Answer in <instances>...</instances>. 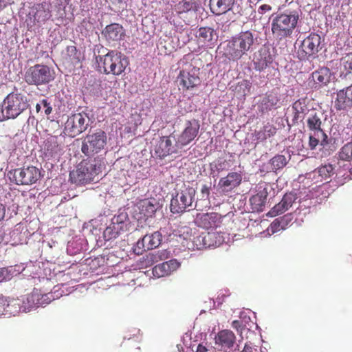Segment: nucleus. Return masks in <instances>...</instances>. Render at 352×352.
Listing matches in <instances>:
<instances>
[{
  "label": "nucleus",
  "instance_id": "10",
  "mask_svg": "<svg viewBox=\"0 0 352 352\" xmlns=\"http://www.w3.org/2000/svg\"><path fill=\"white\" fill-rule=\"evenodd\" d=\"M53 79L49 67L37 64L30 67L25 72L24 80L30 85H40L48 83Z\"/></svg>",
  "mask_w": 352,
  "mask_h": 352
},
{
  "label": "nucleus",
  "instance_id": "11",
  "mask_svg": "<svg viewBox=\"0 0 352 352\" xmlns=\"http://www.w3.org/2000/svg\"><path fill=\"white\" fill-rule=\"evenodd\" d=\"M199 74V68L192 65L180 71L177 82L183 91H192L201 85Z\"/></svg>",
  "mask_w": 352,
  "mask_h": 352
},
{
  "label": "nucleus",
  "instance_id": "25",
  "mask_svg": "<svg viewBox=\"0 0 352 352\" xmlns=\"http://www.w3.org/2000/svg\"><path fill=\"white\" fill-rule=\"evenodd\" d=\"M235 0H210V8L211 12L220 16L226 14L232 9Z\"/></svg>",
  "mask_w": 352,
  "mask_h": 352
},
{
  "label": "nucleus",
  "instance_id": "17",
  "mask_svg": "<svg viewBox=\"0 0 352 352\" xmlns=\"http://www.w3.org/2000/svg\"><path fill=\"white\" fill-rule=\"evenodd\" d=\"M102 35L109 44L115 46L124 39L126 33L122 25L113 23L104 28Z\"/></svg>",
  "mask_w": 352,
  "mask_h": 352
},
{
  "label": "nucleus",
  "instance_id": "5",
  "mask_svg": "<svg viewBox=\"0 0 352 352\" xmlns=\"http://www.w3.org/2000/svg\"><path fill=\"white\" fill-rule=\"evenodd\" d=\"M96 58L98 67L102 69L106 74L119 76L124 72L129 65L127 58L121 52L113 50Z\"/></svg>",
  "mask_w": 352,
  "mask_h": 352
},
{
  "label": "nucleus",
  "instance_id": "24",
  "mask_svg": "<svg viewBox=\"0 0 352 352\" xmlns=\"http://www.w3.org/2000/svg\"><path fill=\"white\" fill-rule=\"evenodd\" d=\"M155 151L160 158H164L165 157L176 152V148L173 144L171 137H162L156 145Z\"/></svg>",
  "mask_w": 352,
  "mask_h": 352
},
{
  "label": "nucleus",
  "instance_id": "56",
  "mask_svg": "<svg viewBox=\"0 0 352 352\" xmlns=\"http://www.w3.org/2000/svg\"><path fill=\"white\" fill-rule=\"evenodd\" d=\"M232 327L237 329L240 327V322L239 320H234L232 324Z\"/></svg>",
  "mask_w": 352,
  "mask_h": 352
},
{
  "label": "nucleus",
  "instance_id": "4",
  "mask_svg": "<svg viewBox=\"0 0 352 352\" xmlns=\"http://www.w3.org/2000/svg\"><path fill=\"white\" fill-rule=\"evenodd\" d=\"M30 107L28 97L17 90L7 95L1 105L2 119H14Z\"/></svg>",
  "mask_w": 352,
  "mask_h": 352
},
{
  "label": "nucleus",
  "instance_id": "8",
  "mask_svg": "<svg viewBox=\"0 0 352 352\" xmlns=\"http://www.w3.org/2000/svg\"><path fill=\"white\" fill-rule=\"evenodd\" d=\"M321 49V36L318 34L311 33L301 41L297 50V57L300 60L314 59Z\"/></svg>",
  "mask_w": 352,
  "mask_h": 352
},
{
  "label": "nucleus",
  "instance_id": "63",
  "mask_svg": "<svg viewBox=\"0 0 352 352\" xmlns=\"http://www.w3.org/2000/svg\"><path fill=\"white\" fill-rule=\"evenodd\" d=\"M38 13H39V10H37L36 13V16L38 17V20L40 19V16H38Z\"/></svg>",
  "mask_w": 352,
  "mask_h": 352
},
{
  "label": "nucleus",
  "instance_id": "2",
  "mask_svg": "<svg viewBox=\"0 0 352 352\" xmlns=\"http://www.w3.org/2000/svg\"><path fill=\"white\" fill-rule=\"evenodd\" d=\"M300 16L299 9L286 10L278 13L272 21L271 29L273 36L280 41L291 37L298 26Z\"/></svg>",
  "mask_w": 352,
  "mask_h": 352
},
{
  "label": "nucleus",
  "instance_id": "34",
  "mask_svg": "<svg viewBox=\"0 0 352 352\" xmlns=\"http://www.w3.org/2000/svg\"><path fill=\"white\" fill-rule=\"evenodd\" d=\"M26 300L28 303H31L28 308L29 310L33 307L42 306L44 304V301L48 300L46 303L51 301L50 298L48 297V294L42 295L40 298V295L37 293H32L28 295Z\"/></svg>",
  "mask_w": 352,
  "mask_h": 352
},
{
  "label": "nucleus",
  "instance_id": "35",
  "mask_svg": "<svg viewBox=\"0 0 352 352\" xmlns=\"http://www.w3.org/2000/svg\"><path fill=\"white\" fill-rule=\"evenodd\" d=\"M144 238L148 250L157 248L162 241V235L159 231L147 234L144 236Z\"/></svg>",
  "mask_w": 352,
  "mask_h": 352
},
{
  "label": "nucleus",
  "instance_id": "14",
  "mask_svg": "<svg viewBox=\"0 0 352 352\" xmlns=\"http://www.w3.org/2000/svg\"><path fill=\"white\" fill-rule=\"evenodd\" d=\"M199 127V121L195 119L186 121L182 133L177 135L176 139L174 138L175 146L182 148L190 144L197 137Z\"/></svg>",
  "mask_w": 352,
  "mask_h": 352
},
{
  "label": "nucleus",
  "instance_id": "40",
  "mask_svg": "<svg viewBox=\"0 0 352 352\" xmlns=\"http://www.w3.org/2000/svg\"><path fill=\"white\" fill-rule=\"evenodd\" d=\"M270 164L272 170L276 171L277 170L284 168L287 165V161L284 155H276L270 160Z\"/></svg>",
  "mask_w": 352,
  "mask_h": 352
},
{
  "label": "nucleus",
  "instance_id": "50",
  "mask_svg": "<svg viewBox=\"0 0 352 352\" xmlns=\"http://www.w3.org/2000/svg\"><path fill=\"white\" fill-rule=\"evenodd\" d=\"M166 263H173V264L170 265L169 266L170 272L175 270L179 266V263H177L175 260H170L166 261Z\"/></svg>",
  "mask_w": 352,
  "mask_h": 352
},
{
  "label": "nucleus",
  "instance_id": "61",
  "mask_svg": "<svg viewBox=\"0 0 352 352\" xmlns=\"http://www.w3.org/2000/svg\"><path fill=\"white\" fill-rule=\"evenodd\" d=\"M36 111H37V112H39V111H41V104H37L36 105Z\"/></svg>",
  "mask_w": 352,
  "mask_h": 352
},
{
  "label": "nucleus",
  "instance_id": "54",
  "mask_svg": "<svg viewBox=\"0 0 352 352\" xmlns=\"http://www.w3.org/2000/svg\"><path fill=\"white\" fill-rule=\"evenodd\" d=\"M225 162H226V161L221 162L218 164V166H217V168L218 170H222L225 169V166H224L225 165Z\"/></svg>",
  "mask_w": 352,
  "mask_h": 352
},
{
  "label": "nucleus",
  "instance_id": "59",
  "mask_svg": "<svg viewBox=\"0 0 352 352\" xmlns=\"http://www.w3.org/2000/svg\"><path fill=\"white\" fill-rule=\"evenodd\" d=\"M111 228H107L104 232V236H106L107 234H109L111 232Z\"/></svg>",
  "mask_w": 352,
  "mask_h": 352
},
{
  "label": "nucleus",
  "instance_id": "49",
  "mask_svg": "<svg viewBox=\"0 0 352 352\" xmlns=\"http://www.w3.org/2000/svg\"><path fill=\"white\" fill-rule=\"evenodd\" d=\"M272 10V7L267 4H263L259 6L258 8V12L261 14H263Z\"/></svg>",
  "mask_w": 352,
  "mask_h": 352
},
{
  "label": "nucleus",
  "instance_id": "31",
  "mask_svg": "<svg viewBox=\"0 0 352 352\" xmlns=\"http://www.w3.org/2000/svg\"><path fill=\"white\" fill-rule=\"evenodd\" d=\"M278 94L274 91L269 92L263 98L260 107L262 112L268 111L272 109L278 102Z\"/></svg>",
  "mask_w": 352,
  "mask_h": 352
},
{
  "label": "nucleus",
  "instance_id": "53",
  "mask_svg": "<svg viewBox=\"0 0 352 352\" xmlns=\"http://www.w3.org/2000/svg\"><path fill=\"white\" fill-rule=\"evenodd\" d=\"M241 352H253V349L248 344H245Z\"/></svg>",
  "mask_w": 352,
  "mask_h": 352
},
{
  "label": "nucleus",
  "instance_id": "15",
  "mask_svg": "<svg viewBox=\"0 0 352 352\" xmlns=\"http://www.w3.org/2000/svg\"><path fill=\"white\" fill-rule=\"evenodd\" d=\"M324 118V113L321 111L311 110L307 119V127L309 130L320 133L322 139L320 140V144L325 146L328 144V137L321 128L322 120Z\"/></svg>",
  "mask_w": 352,
  "mask_h": 352
},
{
  "label": "nucleus",
  "instance_id": "30",
  "mask_svg": "<svg viewBox=\"0 0 352 352\" xmlns=\"http://www.w3.org/2000/svg\"><path fill=\"white\" fill-rule=\"evenodd\" d=\"M292 110L294 111V122L302 120L305 115L309 111L305 98H301L294 102L292 105Z\"/></svg>",
  "mask_w": 352,
  "mask_h": 352
},
{
  "label": "nucleus",
  "instance_id": "37",
  "mask_svg": "<svg viewBox=\"0 0 352 352\" xmlns=\"http://www.w3.org/2000/svg\"><path fill=\"white\" fill-rule=\"evenodd\" d=\"M252 83L248 80H243L239 82L235 88L234 92L239 97H245L250 93Z\"/></svg>",
  "mask_w": 352,
  "mask_h": 352
},
{
  "label": "nucleus",
  "instance_id": "3",
  "mask_svg": "<svg viewBox=\"0 0 352 352\" xmlns=\"http://www.w3.org/2000/svg\"><path fill=\"white\" fill-rule=\"evenodd\" d=\"M101 170V160L98 157L83 160L70 172L69 180L76 185H85L94 182Z\"/></svg>",
  "mask_w": 352,
  "mask_h": 352
},
{
  "label": "nucleus",
  "instance_id": "13",
  "mask_svg": "<svg viewBox=\"0 0 352 352\" xmlns=\"http://www.w3.org/2000/svg\"><path fill=\"white\" fill-rule=\"evenodd\" d=\"M224 241V233L221 232H208L195 236L192 243L197 249L201 250L219 246L223 244Z\"/></svg>",
  "mask_w": 352,
  "mask_h": 352
},
{
  "label": "nucleus",
  "instance_id": "45",
  "mask_svg": "<svg viewBox=\"0 0 352 352\" xmlns=\"http://www.w3.org/2000/svg\"><path fill=\"white\" fill-rule=\"evenodd\" d=\"M316 134L318 135V138H315L314 136L313 135H310L309 137V146L310 147L311 149H315L316 147L317 146V145L319 143V135L320 133H316Z\"/></svg>",
  "mask_w": 352,
  "mask_h": 352
},
{
  "label": "nucleus",
  "instance_id": "36",
  "mask_svg": "<svg viewBox=\"0 0 352 352\" xmlns=\"http://www.w3.org/2000/svg\"><path fill=\"white\" fill-rule=\"evenodd\" d=\"M195 8V5L192 0H182L174 6L173 10L178 14H181L188 12L193 10Z\"/></svg>",
  "mask_w": 352,
  "mask_h": 352
},
{
  "label": "nucleus",
  "instance_id": "64",
  "mask_svg": "<svg viewBox=\"0 0 352 352\" xmlns=\"http://www.w3.org/2000/svg\"><path fill=\"white\" fill-rule=\"evenodd\" d=\"M47 14H46V15L45 16V17L42 19L43 21H45L48 17L47 16Z\"/></svg>",
  "mask_w": 352,
  "mask_h": 352
},
{
  "label": "nucleus",
  "instance_id": "20",
  "mask_svg": "<svg viewBox=\"0 0 352 352\" xmlns=\"http://www.w3.org/2000/svg\"><path fill=\"white\" fill-rule=\"evenodd\" d=\"M274 61L273 56L269 49L262 48L255 54L253 63L256 71L262 72L268 67Z\"/></svg>",
  "mask_w": 352,
  "mask_h": 352
},
{
  "label": "nucleus",
  "instance_id": "44",
  "mask_svg": "<svg viewBox=\"0 0 352 352\" xmlns=\"http://www.w3.org/2000/svg\"><path fill=\"white\" fill-rule=\"evenodd\" d=\"M6 300L3 296H0V315L4 314V312L12 313L11 307L16 305L14 301H12L10 303H6Z\"/></svg>",
  "mask_w": 352,
  "mask_h": 352
},
{
  "label": "nucleus",
  "instance_id": "46",
  "mask_svg": "<svg viewBox=\"0 0 352 352\" xmlns=\"http://www.w3.org/2000/svg\"><path fill=\"white\" fill-rule=\"evenodd\" d=\"M141 265L142 267H148L153 265L151 263V259L150 258L149 254H147L142 258Z\"/></svg>",
  "mask_w": 352,
  "mask_h": 352
},
{
  "label": "nucleus",
  "instance_id": "58",
  "mask_svg": "<svg viewBox=\"0 0 352 352\" xmlns=\"http://www.w3.org/2000/svg\"><path fill=\"white\" fill-rule=\"evenodd\" d=\"M3 236H4V232L3 230L1 228L0 229V243L2 242V241L3 240Z\"/></svg>",
  "mask_w": 352,
  "mask_h": 352
},
{
  "label": "nucleus",
  "instance_id": "23",
  "mask_svg": "<svg viewBox=\"0 0 352 352\" xmlns=\"http://www.w3.org/2000/svg\"><path fill=\"white\" fill-rule=\"evenodd\" d=\"M43 149L44 155L47 157H54L61 152V146L58 142V137L49 135L43 142Z\"/></svg>",
  "mask_w": 352,
  "mask_h": 352
},
{
  "label": "nucleus",
  "instance_id": "1",
  "mask_svg": "<svg viewBox=\"0 0 352 352\" xmlns=\"http://www.w3.org/2000/svg\"><path fill=\"white\" fill-rule=\"evenodd\" d=\"M258 45V37L251 30L241 31L223 41L219 47L222 56L237 62L251 54Z\"/></svg>",
  "mask_w": 352,
  "mask_h": 352
},
{
  "label": "nucleus",
  "instance_id": "57",
  "mask_svg": "<svg viewBox=\"0 0 352 352\" xmlns=\"http://www.w3.org/2000/svg\"><path fill=\"white\" fill-rule=\"evenodd\" d=\"M3 270L0 269V282L3 281L5 278Z\"/></svg>",
  "mask_w": 352,
  "mask_h": 352
},
{
  "label": "nucleus",
  "instance_id": "18",
  "mask_svg": "<svg viewBox=\"0 0 352 352\" xmlns=\"http://www.w3.org/2000/svg\"><path fill=\"white\" fill-rule=\"evenodd\" d=\"M222 218V216L217 212L199 213L197 214L195 223L203 229H213L221 226Z\"/></svg>",
  "mask_w": 352,
  "mask_h": 352
},
{
  "label": "nucleus",
  "instance_id": "29",
  "mask_svg": "<svg viewBox=\"0 0 352 352\" xmlns=\"http://www.w3.org/2000/svg\"><path fill=\"white\" fill-rule=\"evenodd\" d=\"M267 195V190L264 188L250 197V202L254 212H258L264 210Z\"/></svg>",
  "mask_w": 352,
  "mask_h": 352
},
{
  "label": "nucleus",
  "instance_id": "42",
  "mask_svg": "<svg viewBox=\"0 0 352 352\" xmlns=\"http://www.w3.org/2000/svg\"><path fill=\"white\" fill-rule=\"evenodd\" d=\"M146 250H148L147 249V245L146 244L145 239L144 236L139 239L137 243L133 245V252L136 255H141Z\"/></svg>",
  "mask_w": 352,
  "mask_h": 352
},
{
  "label": "nucleus",
  "instance_id": "26",
  "mask_svg": "<svg viewBox=\"0 0 352 352\" xmlns=\"http://www.w3.org/2000/svg\"><path fill=\"white\" fill-rule=\"evenodd\" d=\"M339 74L341 79L352 80V52L346 54L340 59Z\"/></svg>",
  "mask_w": 352,
  "mask_h": 352
},
{
  "label": "nucleus",
  "instance_id": "21",
  "mask_svg": "<svg viewBox=\"0 0 352 352\" xmlns=\"http://www.w3.org/2000/svg\"><path fill=\"white\" fill-rule=\"evenodd\" d=\"M242 181V175L236 172L229 173L226 177L219 179V186L224 192H230L238 187Z\"/></svg>",
  "mask_w": 352,
  "mask_h": 352
},
{
  "label": "nucleus",
  "instance_id": "19",
  "mask_svg": "<svg viewBox=\"0 0 352 352\" xmlns=\"http://www.w3.org/2000/svg\"><path fill=\"white\" fill-rule=\"evenodd\" d=\"M297 199L295 192H289L284 195L279 203L276 204L267 213V215L274 217L281 214L288 210Z\"/></svg>",
  "mask_w": 352,
  "mask_h": 352
},
{
  "label": "nucleus",
  "instance_id": "7",
  "mask_svg": "<svg viewBox=\"0 0 352 352\" xmlns=\"http://www.w3.org/2000/svg\"><path fill=\"white\" fill-rule=\"evenodd\" d=\"M195 193L196 190L193 187L183 184L170 201V211L173 213L185 212L188 208L192 206Z\"/></svg>",
  "mask_w": 352,
  "mask_h": 352
},
{
  "label": "nucleus",
  "instance_id": "39",
  "mask_svg": "<svg viewBox=\"0 0 352 352\" xmlns=\"http://www.w3.org/2000/svg\"><path fill=\"white\" fill-rule=\"evenodd\" d=\"M173 263L164 262L161 264L155 265L153 268V274L156 277H164L170 274V265Z\"/></svg>",
  "mask_w": 352,
  "mask_h": 352
},
{
  "label": "nucleus",
  "instance_id": "55",
  "mask_svg": "<svg viewBox=\"0 0 352 352\" xmlns=\"http://www.w3.org/2000/svg\"><path fill=\"white\" fill-rule=\"evenodd\" d=\"M144 204L146 205V207L151 208L152 212L155 211V206L153 204H151V202L147 201V202L144 203Z\"/></svg>",
  "mask_w": 352,
  "mask_h": 352
},
{
  "label": "nucleus",
  "instance_id": "32",
  "mask_svg": "<svg viewBox=\"0 0 352 352\" xmlns=\"http://www.w3.org/2000/svg\"><path fill=\"white\" fill-rule=\"evenodd\" d=\"M276 133V128L270 123L264 125L262 129L255 132L256 139L259 142H264L267 138L273 137Z\"/></svg>",
  "mask_w": 352,
  "mask_h": 352
},
{
  "label": "nucleus",
  "instance_id": "62",
  "mask_svg": "<svg viewBox=\"0 0 352 352\" xmlns=\"http://www.w3.org/2000/svg\"><path fill=\"white\" fill-rule=\"evenodd\" d=\"M347 88H348V91H350L352 94V85L347 87Z\"/></svg>",
  "mask_w": 352,
  "mask_h": 352
},
{
  "label": "nucleus",
  "instance_id": "6",
  "mask_svg": "<svg viewBox=\"0 0 352 352\" xmlns=\"http://www.w3.org/2000/svg\"><path fill=\"white\" fill-rule=\"evenodd\" d=\"M107 144V135L101 129L94 133H89L82 141L81 151L88 157L99 153Z\"/></svg>",
  "mask_w": 352,
  "mask_h": 352
},
{
  "label": "nucleus",
  "instance_id": "60",
  "mask_svg": "<svg viewBox=\"0 0 352 352\" xmlns=\"http://www.w3.org/2000/svg\"><path fill=\"white\" fill-rule=\"evenodd\" d=\"M113 3H122L126 1V0H110Z\"/></svg>",
  "mask_w": 352,
  "mask_h": 352
},
{
  "label": "nucleus",
  "instance_id": "51",
  "mask_svg": "<svg viewBox=\"0 0 352 352\" xmlns=\"http://www.w3.org/2000/svg\"><path fill=\"white\" fill-rule=\"evenodd\" d=\"M5 214H6L5 207L2 204H0V221H1L4 218Z\"/></svg>",
  "mask_w": 352,
  "mask_h": 352
},
{
  "label": "nucleus",
  "instance_id": "12",
  "mask_svg": "<svg viewBox=\"0 0 352 352\" xmlns=\"http://www.w3.org/2000/svg\"><path fill=\"white\" fill-rule=\"evenodd\" d=\"M89 117L85 113L72 115L65 123V129L70 137L74 138L84 132L89 126Z\"/></svg>",
  "mask_w": 352,
  "mask_h": 352
},
{
  "label": "nucleus",
  "instance_id": "28",
  "mask_svg": "<svg viewBox=\"0 0 352 352\" xmlns=\"http://www.w3.org/2000/svg\"><path fill=\"white\" fill-rule=\"evenodd\" d=\"M335 107L337 110H345L352 107V94L348 91L347 87L338 92Z\"/></svg>",
  "mask_w": 352,
  "mask_h": 352
},
{
  "label": "nucleus",
  "instance_id": "27",
  "mask_svg": "<svg viewBox=\"0 0 352 352\" xmlns=\"http://www.w3.org/2000/svg\"><path fill=\"white\" fill-rule=\"evenodd\" d=\"M235 342L236 336L230 330L220 331L216 336V343L224 350L233 347Z\"/></svg>",
  "mask_w": 352,
  "mask_h": 352
},
{
  "label": "nucleus",
  "instance_id": "52",
  "mask_svg": "<svg viewBox=\"0 0 352 352\" xmlns=\"http://www.w3.org/2000/svg\"><path fill=\"white\" fill-rule=\"evenodd\" d=\"M208 350L207 349V348L206 346L199 344L197 346L196 352H208Z\"/></svg>",
  "mask_w": 352,
  "mask_h": 352
},
{
  "label": "nucleus",
  "instance_id": "16",
  "mask_svg": "<svg viewBox=\"0 0 352 352\" xmlns=\"http://www.w3.org/2000/svg\"><path fill=\"white\" fill-rule=\"evenodd\" d=\"M197 43L202 47L212 49L216 45L218 41V34L217 31L210 27H201L195 34Z\"/></svg>",
  "mask_w": 352,
  "mask_h": 352
},
{
  "label": "nucleus",
  "instance_id": "38",
  "mask_svg": "<svg viewBox=\"0 0 352 352\" xmlns=\"http://www.w3.org/2000/svg\"><path fill=\"white\" fill-rule=\"evenodd\" d=\"M288 216L285 215L274 220L270 226V231L274 234L285 230L288 224Z\"/></svg>",
  "mask_w": 352,
  "mask_h": 352
},
{
  "label": "nucleus",
  "instance_id": "9",
  "mask_svg": "<svg viewBox=\"0 0 352 352\" xmlns=\"http://www.w3.org/2000/svg\"><path fill=\"white\" fill-rule=\"evenodd\" d=\"M8 175L17 185H32L40 179L41 171L34 166H29L10 171Z\"/></svg>",
  "mask_w": 352,
  "mask_h": 352
},
{
  "label": "nucleus",
  "instance_id": "47",
  "mask_svg": "<svg viewBox=\"0 0 352 352\" xmlns=\"http://www.w3.org/2000/svg\"><path fill=\"white\" fill-rule=\"evenodd\" d=\"M41 104L45 108V113L46 115H50L52 113V107L50 105V103L48 102L47 100L43 99L41 100Z\"/></svg>",
  "mask_w": 352,
  "mask_h": 352
},
{
  "label": "nucleus",
  "instance_id": "33",
  "mask_svg": "<svg viewBox=\"0 0 352 352\" xmlns=\"http://www.w3.org/2000/svg\"><path fill=\"white\" fill-rule=\"evenodd\" d=\"M333 174L334 168L329 164L321 166L314 171V177L317 175L319 179L318 182L327 181Z\"/></svg>",
  "mask_w": 352,
  "mask_h": 352
},
{
  "label": "nucleus",
  "instance_id": "43",
  "mask_svg": "<svg viewBox=\"0 0 352 352\" xmlns=\"http://www.w3.org/2000/svg\"><path fill=\"white\" fill-rule=\"evenodd\" d=\"M148 254L150 258L151 259V263H153V265L166 258V251H156L154 252L148 253Z\"/></svg>",
  "mask_w": 352,
  "mask_h": 352
},
{
  "label": "nucleus",
  "instance_id": "22",
  "mask_svg": "<svg viewBox=\"0 0 352 352\" xmlns=\"http://www.w3.org/2000/svg\"><path fill=\"white\" fill-rule=\"evenodd\" d=\"M314 82V88L320 89L327 86L331 80L332 73L327 67H322L314 72L311 74Z\"/></svg>",
  "mask_w": 352,
  "mask_h": 352
},
{
  "label": "nucleus",
  "instance_id": "48",
  "mask_svg": "<svg viewBox=\"0 0 352 352\" xmlns=\"http://www.w3.org/2000/svg\"><path fill=\"white\" fill-rule=\"evenodd\" d=\"M210 186L207 184H204L202 186L201 189V193L202 195V198H208L210 195Z\"/></svg>",
  "mask_w": 352,
  "mask_h": 352
},
{
  "label": "nucleus",
  "instance_id": "41",
  "mask_svg": "<svg viewBox=\"0 0 352 352\" xmlns=\"http://www.w3.org/2000/svg\"><path fill=\"white\" fill-rule=\"evenodd\" d=\"M339 159L343 161L352 160V142L345 144L338 153Z\"/></svg>",
  "mask_w": 352,
  "mask_h": 352
}]
</instances>
